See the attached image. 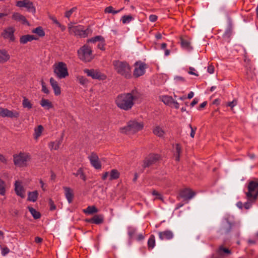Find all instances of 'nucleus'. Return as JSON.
I'll return each instance as SVG.
<instances>
[{"mask_svg": "<svg viewBox=\"0 0 258 258\" xmlns=\"http://www.w3.org/2000/svg\"><path fill=\"white\" fill-rule=\"evenodd\" d=\"M138 93L136 90H132L130 93L118 95L115 100L118 107L124 110H130L134 104V101L138 98Z\"/></svg>", "mask_w": 258, "mask_h": 258, "instance_id": "nucleus-1", "label": "nucleus"}, {"mask_svg": "<svg viewBox=\"0 0 258 258\" xmlns=\"http://www.w3.org/2000/svg\"><path fill=\"white\" fill-rule=\"evenodd\" d=\"M113 66L114 70L119 75L126 79H130L132 77L131 68L126 61L119 60H114Z\"/></svg>", "mask_w": 258, "mask_h": 258, "instance_id": "nucleus-2", "label": "nucleus"}, {"mask_svg": "<svg viewBox=\"0 0 258 258\" xmlns=\"http://www.w3.org/2000/svg\"><path fill=\"white\" fill-rule=\"evenodd\" d=\"M144 123L136 120L129 121L127 125L120 128L121 133L125 134H135L143 129Z\"/></svg>", "mask_w": 258, "mask_h": 258, "instance_id": "nucleus-3", "label": "nucleus"}, {"mask_svg": "<svg viewBox=\"0 0 258 258\" xmlns=\"http://www.w3.org/2000/svg\"><path fill=\"white\" fill-rule=\"evenodd\" d=\"M68 29L70 34L80 37L88 36L90 31L89 28L84 29V26L82 25L73 26L72 23L68 24Z\"/></svg>", "mask_w": 258, "mask_h": 258, "instance_id": "nucleus-4", "label": "nucleus"}, {"mask_svg": "<svg viewBox=\"0 0 258 258\" xmlns=\"http://www.w3.org/2000/svg\"><path fill=\"white\" fill-rule=\"evenodd\" d=\"M78 57L85 62H89L93 59L91 48L87 44L84 45L78 50Z\"/></svg>", "mask_w": 258, "mask_h": 258, "instance_id": "nucleus-5", "label": "nucleus"}, {"mask_svg": "<svg viewBox=\"0 0 258 258\" xmlns=\"http://www.w3.org/2000/svg\"><path fill=\"white\" fill-rule=\"evenodd\" d=\"M54 73L59 79L64 78L69 76L67 65L63 62H59L54 65Z\"/></svg>", "mask_w": 258, "mask_h": 258, "instance_id": "nucleus-6", "label": "nucleus"}, {"mask_svg": "<svg viewBox=\"0 0 258 258\" xmlns=\"http://www.w3.org/2000/svg\"><path fill=\"white\" fill-rule=\"evenodd\" d=\"M247 188L248 191L245 192L246 197L257 199L258 197V180H254L249 181Z\"/></svg>", "mask_w": 258, "mask_h": 258, "instance_id": "nucleus-7", "label": "nucleus"}, {"mask_svg": "<svg viewBox=\"0 0 258 258\" xmlns=\"http://www.w3.org/2000/svg\"><path fill=\"white\" fill-rule=\"evenodd\" d=\"M16 6L19 8H25L29 12L34 14L36 12V8L33 2L29 0H23L17 1Z\"/></svg>", "mask_w": 258, "mask_h": 258, "instance_id": "nucleus-8", "label": "nucleus"}, {"mask_svg": "<svg viewBox=\"0 0 258 258\" xmlns=\"http://www.w3.org/2000/svg\"><path fill=\"white\" fill-rule=\"evenodd\" d=\"M84 72L88 76L91 77L93 79L104 80L106 78V76L105 75L102 74L97 70L85 69L84 70Z\"/></svg>", "mask_w": 258, "mask_h": 258, "instance_id": "nucleus-9", "label": "nucleus"}, {"mask_svg": "<svg viewBox=\"0 0 258 258\" xmlns=\"http://www.w3.org/2000/svg\"><path fill=\"white\" fill-rule=\"evenodd\" d=\"M160 156L158 154H151L149 155L144 160L143 167H148L156 163L160 159Z\"/></svg>", "mask_w": 258, "mask_h": 258, "instance_id": "nucleus-10", "label": "nucleus"}, {"mask_svg": "<svg viewBox=\"0 0 258 258\" xmlns=\"http://www.w3.org/2000/svg\"><path fill=\"white\" fill-rule=\"evenodd\" d=\"M28 156L23 153L14 155V162L15 165L23 167L26 165Z\"/></svg>", "mask_w": 258, "mask_h": 258, "instance_id": "nucleus-11", "label": "nucleus"}, {"mask_svg": "<svg viewBox=\"0 0 258 258\" xmlns=\"http://www.w3.org/2000/svg\"><path fill=\"white\" fill-rule=\"evenodd\" d=\"M20 113L16 110H10L7 108L0 107V116L2 117H10L11 118H17Z\"/></svg>", "mask_w": 258, "mask_h": 258, "instance_id": "nucleus-12", "label": "nucleus"}, {"mask_svg": "<svg viewBox=\"0 0 258 258\" xmlns=\"http://www.w3.org/2000/svg\"><path fill=\"white\" fill-rule=\"evenodd\" d=\"M146 68V64L137 62L135 63V68L133 72L134 77L135 78H138L143 75L145 73Z\"/></svg>", "mask_w": 258, "mask_h": 258, "instance_id": "nucleus-13", "label": "nucleus"}, {"mask_svg": "<svg viewBox=\"0 0 258 258\" xmlns=\"http://www.w3.org/2000/svg\"><path fill=\"white\" fill-rule=\"evenodd\" d=\"M15 31V30L13 27H8L4 30L3 32L2 33V36L5 39H9L10 41H14L15 40V37L14 35Z\"/></svg>", "mask_w": 258, "mask_h": 258, "instance_id": "nucleus-14", "label": "nucleus"}, {"mask_svg": "<svg viewBox=\"0 0 258 258\" xmlns=\"http://www.w3.org/2000/svg\"><path fill=\"white\" fill-rule=\"evenodd\" d=\"M179 195L185 200H189L196 195V192L191 189L185 188L180 191Z\"/></svg>", "mask_w": 258, "mask_h": 258, "instance_id": "nucleus-15", "label": "nucleus"}, {"mask_svg": "<svg viewBox=\"0 0 258 258\" xmlns=\"http://www.w3.org/2000/svg\"><path fill=\"white\" fill-rule=\"evenodd\" d=\"M91 165L96 169H100L101 167V163L99 160L97 155L94 153H92L89 157Z\"/></svg>", "mask_w": 258, "mask_h": 258, "instance_id": "nucleus-16", "label": "nucleus"}, {"mask_svg": "<svg viewBox=\"0 0 258 258\" xmlns=\"http://www.w3.org/2000/svg\"><path fill=\"white\" fill-rule=\"evenodd\" d=\"M12 18L13 20H15L18 22H20L23 24H27L29 25V24L26 20L25 17L19 13H14L13 14Z\"/></svg>", "mask_w": 258, "mask_h": 258, "instance_id": "nucleus-17", "label": "nucleus"}, {"mask_svg": "<svg viewBox=\"0 0 258 258\" xmlns=\"http://www.w3.org/2000/svg\"><path fill=\"white\" fill-rule=\"evenodd\" d=\"M50 83L54 90L55 95H60L61 93L60 88L58 86L57 82L53 78H51L50 79Z\"/></svg>", "mask_w": 258, "mask_h": 258, "instance_id": "nucleus-18", "label": "nucleus"}, {"mask_svg": "<svg viewBox=\"0 0 258 258\" xmlns=\"http://www.w3.org/2000/svg\"><path fill=\"white\" fill-rule=\"evenodd\" d=\"M15 190L17 195L21 198H24L23 187L21 185V183L16 181L15 183Z\"/></svg>", "mask_w": 258, "mask_h": 258, "instance_id": "nucleus-19", "label": "nucleus"}, {"mask_svg": "<svg viewBox=\"0 0 258 258\" xmlns=\"http://www.w3.org/2000/svg\"><path fill=\"white\" fill-rule=\"evenodd\" d=\"M63 188L64 190L65 196L68 202L69 203H71L73 201L74 198L73 190L70 187L67 186H64Z\"/></svg>", "mask_w": 258, "mask_h": 258, "instance_id": "nucleus-20", "label": "nucleus"}, {"mask_svg": "<svg viewBox=\"0 0 258 258\" xmlns=\"http://www.w3.org/2000/svg\"><path fill=\"white\" fill-rule=\"evenodd\" d=\"M159 236L161 240L164 239H170L173 237V234L170 230H166L163 232H160L159 233Z\"/></svg>", "mask_w": 258, "mask_h": 258, "instance_id": "nucleus-21", "label": "nucleus"}, {"mask_svg": "<svg viewBox=\"0 0 258 258\" xmlns=\"http://www.w3.org/2000/svg\"><path fill=\"white\" fill-rule=\"evenodd\" d=\"M38 39V38L35 37L34 35H26L21 37L20 42L22 44H26L29 41Z\"/></svg>", "mask_w": 258, "mask_h": 258, "instance_id": "nucleus-22", "label": "nucleus"}, {"mask_svg": "<svg viewBox=\"0 0 258 258\" xmlns=\"http://www.w3.org/2000/svg\"><path fill=\"white\" fill-rule=\"evenodd\" d=\"M10 55L5 49H0V63H3L10 59Z\"/></svg>", "mask_w": 258, "mask_h": 258, "instance_id": "nucleus-23", "label": "nucleus"}, {"mask_svg": "<svg viewBox=\"0 0 258 258\" xmlns=\"http://www.w3.org/2000/svg\"><path fill=\"white\" fill-rule=\"evenodd\" d=\"M217 252L219 255L222 256L228 255L232 253V252L230 249L224 247L223 246H220L218 248Z\"/></svg>", "mask_w": 258, "mask_h": 258, "instance_id": "nucleus-24", "label": "nucleus"}, {"mask_svg": "<svg viewBox=\"0 0 258 258\" xmlns=\"http://www.w3.org/2000/svg\"><path fill=\"white\" fill-rule=\"evenodd\" d=\"M180 43L181 46L187 50H189L192 48L190 45V42L187 39L180 37Z\"/></svg>", "mask_w": 258, "mask_h": 258, "instance_id": "nucleus-25", "label": "nucleus"}, {"mask_svg": "<svg viewBox=\"0 0 258 258\" xmlns=\"http://www.w3.org/2000/svg\"><path fill=\"white\" fill-rule=\"evenodd\" d=\"M63 135H62L61 138L56 140L55 142H50L49 144V147L51 150L54 149L57 150L59 149L60 145H61L62 141Z\"/></svg>", "mask_w": 258, "mask_h": 258, "instance_id": "nucleus-26", "label": "nucleus"}, {"mask_svg": "<svg viewBox=\"0 0 258 258\" xmlns=\"http://www.w3.org/2000/svg\"><path fill=\"white\" fill-rule=\"evenodd\" d=\"M231 229V224L227 219L223 222L222 229L224 233H228Z\"/></svg>", "mask_w": 258, "mask_h": 258, "instance_id": "nucleus-27", "label": "nucleus"}, {"mask_svg": "<svg viewBox=\"0 0 258 258\" xmlns=\"http://www.w3.org/2000/svg\"><path fill=\"white\" fill-rule=\"evenodd\" d=\"M247 202L243 204V207L245 209H249L256 201L257 199H254L251 197H246Z\"/></svg>", "mask_w": 258, "mask_h": 258, "instance_id": "nucleus-28", "label": "nucleus"}, {"mask_svg": "<svg viewBox=\"0 0 258 258\" xmlns=\"http://www.w3.org/2000/svg\"><path fill=\"white\" fill-rule=\"evenodd\" d=\"M162 101H163L164 104L170 106H172V104L174 103V100L172 97L169 96H163L162 97Z\"/></svg>", "mask_w": 258, "mask_h": 258, "instance_id": "nucleus-29", "label": "nucleus"}, {"mask_svg": "<svg viewBox=\"0 0 258 258\" xmlns=\"http://www.w3.org/2000/svg\"><path fill=\"white\" fill-rule=\"evenodd\" d=\"M93 223L100 224L103 222L104 217L102 215H95L93 217Z\"/></svg>", "mask_w": 258, "mask_h": 258, "instance_id": "nucleus-30", "label": "nucleus"}, {"mask_svg": "<svg viewBox=\"0 0 258 258\" xmlns=\"http://www.w3.org/2000/svg\"><path fill=\"white\" fill-rule=\"evenodd\" d=\"M84 213L87 214H93L98 212V210L94 206H88L86 209L83 210Z\"/></svg>", "mask_w": 258, "mask_h": 258, "instance_id": "nucleus-31", "label": "nucleus"}, {"mask_svg": "<svg viewBox=\"0 0 258 258\" xmlns=\"http://www.w3.org/2000/svg\"><path fill=\"white\" fill-rule=\"evenodd\" d=\"M38 193L37 190L28 193V200L34 202L36 201L38 198Z\"/></svg>", "mask_w": 258, "mask_h": 258, "instance_id": "nucleus-32", "label": "nucleus"}, {"mask_svg": "<svg viewBox=\"0 0 258 258\" xmlns=\"http://www.w3.org/2000/svg\"><path fill=\"white\" fill-rule=\"evenodd\" d=\"M41 105L47 109L52 108L53 106L50 101L47 99H42L40 102Z\"/></svg>", "mask_w": 258, "mask_h": 258, "instance_id": "nucleus-33", "label": "nucleus"}, {"mask_svg": "<svg viewBox=\"0 0 258 258\" xmlns=\"http://www.w3.org/2000/svg\"><path fill=\"white\" fill-rule=\"evenodd\" d=\"M43 130V127L41 125H39L34 130V138L37 140L41 135Z\"/></svg>", "mask_w": 258, "mask_h": 258, "instance_id": "nucleus-34", "label": "nucleus"}, {"mask_svg": "<svg viewBox=\"0 0 258 258\" xmlns=\"http://www.w3.org/2000/svg\"><path fill=\"white\" fill-rule=\"evenodd\" d=\"M181 152V147L179 144H177L176 145L175 152L174 153V156L175 157V160L179 161L180 160V155Z\"/></svg>", "mask_w": 258, "mask_h": 258, "instance_id": "nucleus-35", "label": "nucleus"}, {"mask_svg": "<svg viewBox=\"0 0 258 258\" xmlns=\"http://www.w3.org/2000/svg\"><path fill=\"white\" fill-rule=\"evenodd\" d=\"M28 209L34 219H38L40 218L41 214L39 212L37 211L32 207H29Z\"/></svg>", "mask_w": 258, "mask_h": 258, "instance_id": "nucleus-36", "label": "nucleus"}, {"mask_svg": "<svg viewBox=\"0 0 258 258\" xmlns=\"http://www.w3.org/2000/svg\"><path fill=\"white\" fill-rule=\"evenodd\" d=\"M119 177V173L116 169H113L110 171L109 180L116 179Z\"/></svg>", "mask_w": 258, "mask_h": 258, "instance_id": "nucleus-37", "label": "nucleus"}, {"mask_svg": "<svg viewBox=\"0 0 258 258\" xmlns=\"http://www.w3.org/2000/svg\"><path fill=\"white\" fill-rule=\"evenodd\" d=\"M32 32L37 34L39 37H43L45 35V32L41 27H38L32 30Z\"/></svg>", "mask_w": 258, "mask_h": 258, "instance_id": "nucleus-38", "label": "nucleus"}, {"mask_svg": "<svg viewBox=\"0 0 258 258\" xmlns=\"http://www.w3.org/2000/svg\"><path fill=\"white\" fill-rule=\"evenodd\" d=\"M73 174L76 176H80V177L84 181H85L86 178V176L84 173L83 169L82 168H80L76 173H74Z\"/></svg>", "mask_w": 258, "mask_h": 258, "instance_id": "nucleus-39", "label": "nucleus"}, {"mask_svg": "<svg viewBox=\"0 0 258 258\" xmlns=\"http://www.w3.org/2000/svg\"><path fill=\"white\" fill-rule=\"evenodd\" d=\"M154 134L160 137L163 136L164 132L159 126H156L153 130Z\"/></svg>", "mask_w": 258, "mask_h": 258, "instance_id": "nucleus-40", "label": "nucleus"}, {"mask_svg": "<svg viewBox=\"0 0 258 258\" xmlns=\"http://www.w3.org/2000/svg\"><path fill=\"white\" fill-rule=\"evenodd\" d=\"M155 245V236L153 235H151L148 241V246L149 248H153Z\"/></svg>", "mask_w": 258, "mask_h": 258, "instance_id": "nucleus-41", "label": "nucleus"}, {"mask_svg": "<svg viewBox=\"0 0 258 258\" xmlns=\"http://www.w3.org/2000/svg\"><path fill=\"white\" fill-rule=\"evenodd\" d=\"M22 104L24 108L30 109L32 107V104L31 103L30 101L26 97H24Z\"/></svg>", "mask_w": 258, "mask_h": 258, "instance_id": "nucleus-42", "label": "nucleus"}, {"mask_svg": "<svg viewBox=\"0 0 258 258\" xmlns=\"http://www.w3.org/2000/svg\"><path fill=\"white\" fill-rule=\"evenodd\" d=\"M104 38L101 36H97L87 40V42L95 43L97 41L103 40Z\"/></svg>", "mask_w": 258, "mask_h": 258, "instance_id": "nucleus-43", "label": "nucleus"}, {"mask_svg": "<svg viewBox=\"0 0 258 258\" xmlns=\"http://www.w3.org/2000/svg\"><path fill=\"white\" fill-rule=\"evenodd\" d=\"M5 183L0 179V195L4 196L5 194Z\"/></svg>", "mask_w": 258, "mask_h": 258, "instance_id": "nucleus-44", "label": "nucleus"}, {"mask_svg": "<svg viewBox=\"0 0 258 258\" xmlns=\"http://www.w3.org/2000/svg\"><path fill=\"white\" fill-rule=\"evenodd\" d=\"M120 11V10H113V7L112 6H109L105 9L104 12L105 13H112L113 14H115L119 12Z\"/></svg>", "mask_w": 258, "mask_h": 258, "instance_id": "nucleus-45", "label": "nucleus"}, {"mask_svg": "<svg viewBox=\"0 0 258 258\" xmlns=\"http://www.w3.org/2000/svg\"><path fill=\"white\" fill-rule=\"evenodd\" d=\"M133 19V18L131 15H125L122 17V21L123 24L129 23Z\"/></svg>", "mask_w": 258, "mask_h": 258, "instance_id": "nucleus-46", "label": "nucleus"}, {"mask_svg": "<svg viewBox=\"0 0 258 258\" xmlns=\"http://www.w3.org/2000/svg\"><path fill=\"white\" fill-rule=\"evenodd\" d=\"M78 80L79 83L82 85H86L88 83V80L83 76L78 77Z\"/></svg>", "mask_w": 258, "mask_h": 258, "instance_id": "nucleus-47", "label": "nucleus"}, {"mask_svg": "<svg viewBox=\"0 0 258 258\" xmlns=\"http://www.w3.org/2000/svg\"><path fill=\"white\" fill-rule=\"evenodd\" d=\"M76 10H77V8L74 7V8H72L71 10H70L69 11H67L65 13V17L68 18H69L70 17V16H71V15L72 14V13L74 12H75Z\"/></svg>", "mask_w": 258, "mask_h": 258, "instance_id": "nucleus-48", "label": "nucleus"}, {"mask_svg": "<svg viewBox=\"0 0 258 258\" xmlns=\"http://www.w3.org/2000/svg\"><path fill=\"white\" fill-rule=\"evenodd\" d=\"M41 82L42 88V91L46 94H49V91L48 89V88L46 87L44 82L43 80H42L41 81Z\"/></svg>", "mask_w": 258, "mask_h": 258, "instance_id": "nucleus-49", "label": "nucleus"}, {"mask_svg": "<svg viewBox=\"0 0 258 258\" xmlns=\"http://www.w3.org/2000/svg\"><path fill=\"white\" fill-rule=\"evenodd\" d=\"M189 127H190L191 130V133L190 134V136L191 138H194L195 135V133L197 130V127H195V128H193L191 126V125L190 124H189Z\"/></svg>", "mask_w": 258, "mask_h": 258, "instance_id": "nucleus-50", "label": "nucleus"}, {"mask_svg": "<svg viewBox=\"0 0 258 258\" xmlns=\"http://www.w3.org/2000/svg\"><path fill=\"white\" fill-rule=\"evenodd\" d=\"M49 18L54 23H55L56 25H57L59 27H61V25L60 24V23L57 20L56 18L53 17V16H49Z\"/></svg>", "mask_w": 258, "mask_h": 258, "instance_id": "nucleus-51", "label": "nucleus"}, {"mask_svg": "<svg viewBox=\"0 0 258 258\" xmlns=\"http://www.w3.org/2000/svg\"><path fill=\"white\" fill-rule=\"evenodd\" d=\"M237 104V100L234 99L232 101L229 102L228 103V106L230 107L231 108H233V107L236 106Z\"/></svg>", "mask_w": 258, "mask_h": 258, "instance_id": "nucleus-52", "label": "nucleus"}, {"mask_svg": "<svg viewBox=\"0 0 258 258\" xmlns=\"http://www.w3.org/2000/svg\"><path fill=\"white\" fill-rule=\"evenodd\" d=\"M49 204L50 206V210L52 211L56 209V206H55L53 202L51 199L49 200Z\"/></svg>", "mask_w": 258, "mask_h": 258, "instance_id": "nucleus-53", "label": "nucleus"}, {"mask_svg": "<svg viewBox=\"0 0 258 258\" xmlns=\"http://www.w3.org/2000/svg\"><path fill=\"white\" fill-rule=\"evenodd\" d=\"M10 252L9 249L7 247H5L2 248V254L3 255H6Z\"/></svg>", "mask_w": 258, "mask_h": 258, "instance_id": "nucleus-54", "label": "nucleus"}, {"mask_svg": "<svg viewBox=\"0 0 258 258\" xmlns=\"http://www.w3.org/2000/svg\"><path fill=\"white\" fill-rule=\"evenodd\" d=\"M152 195H154V196H157V199H159L160 200H162V196L159 194L158 193L156 190H153L152 191Z\"/></svg>", "mask_w": 258, "mask_h": 258, "instance_id": "nucleus-55", "label": "nucleus"}, {"mask_svg": "<svg viewBox=\"0 0 258 258\" xmlns=\"http://www.w3.org/2000/svg\"><path fill=\"white\" fill-rule=\"evenodd\" d=\"M149 20L151 22H154L157 20V16L155 15H151L149 16Z\"/></svg>", "mask_w": 258, "mask_h": 258, "instance_id": "nucleus-56", "label": "nucleus"}, {"mask_svg": "<svg viewBox=\"0 0 258 258\" xmlns=\"http://www.w3.org/2000/svg\"><path fill=\"white\" fill-rule=\"evenodd\" d=\"M0 162H1L3 163H4V164H7V159L2 154H0Z\"/></svg>", "mask_w": 258, "mask_h": 258, "instance_id": "nucleus-57", "label": "nucleus"}, {"mask_svg": "<svg viewBox=\"0 0 258 258\" xmlns=\"http://www.w3.org/2000/svg\"><path fill=\"white\" fill-rule=\"evenodd\" d=\"M104 40L102 41H100V43L98 44V48L101 49V50H104Z\"/></svg>", "mask_w": 258, "mask_h": 258, "instance_id": "nucleus-58", "label": "nucleus"}, {"mask_svg": "<svg viewBox=\"0 0 258 258\" xmlns=\"http://www.w3.org/2000/svg\"><path fill=\"white\" fill-rule=\"evenodd\" d=\"M189 72H188V73L190 75H195L196 76H198V74H197V73H195L194 71H195V69L193 68H191V67H190L189 68Z\"/></svg>", "mask_w": 258, "mask_h": 258, "instance_id": "nucleus-59", "label": "nucleus"}, {"mask_svg": "<svg viewBox=\"0 0 258 258\" xmlns=\"http://www.w3.org/2000/svg\"><path fill=\"white\" fill-rule=\"evenodd\" d=\"M198 102V100L197 98H195L194 100L191 102L190 106L193 107L195 105L197 104Z\"/></svg>", "mask_w": 258, "mask_h": 258, "instance_id": "nucleus-60", "label": "nucleus"}, {"mask_svg": "<svg viewBox=\"0 0 258 258\" xmlns=\"http://www.w3.org/2000/svg\"><path fill=\"white\" fill-rule=\"evenodd\" d=\"M35 241L37 243H41L42 241V238L39 237H36L35 239Z\"/></svg>", "mask_w": 258, "mask_h": 258, "instance_id": "nucleus-61", "label": "nucleus"}, {"mask_svg": "<svg viewBox=\"0 0 258 258\" xmlns=\"http://www.w3.org/2000/svg\"><path fill=\"white\" fill-rule=\"evenodd\" d=\"M256 239L254 238V239H249L248 240V243L250 244H255L256 241Z\"/></svg>", "mask_w": 258, "mask_h": 258, "instance_id": "nucleus-62", "label": "nucleus"}, {"mask_svg": "<svg viewBox=\"0 0 258 258\" xmlns=\"http://www.w3.org/2000/svg\"><path fill=\"white\" fill-rule=\"evenodd\" d=\"M220 100L219 98H217L213 101V104L217 105L220 104Z\"/></svg>", "mask_w": 258, "mask_h": 258, "instance_id": "nucleus-63", "label": "nucleus"}, {"mask_svg": "<svg viewBox=\"0 0 258 258\" xmlns=\"http://www.w3.org/2000/svg\"><path fill=\"white\" fill-rule=\"evenodd\" d=\"M172 105H173L176 109H178L179 107L178 103L177 101H175L174 100V103H173L172 104Z\"/></svg>", "mask_w": 258, "mask_h": 258, "instance_id": "nucleus-64", "label": "nucleus"}]
</instances>
